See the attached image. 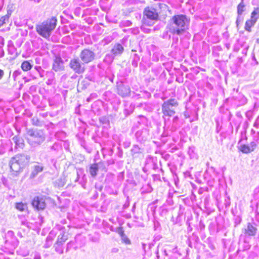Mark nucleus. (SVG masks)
I'll use <instances>...</instances> for the list:
<instances>
[{
	"label": "nucleus",
	"instance_id": "27",
	"mask_svg": "<svg viewBox=\"0 0 259 259\" xmlns=\"http://www.w3.org/2000/svg\"><path fill=\"white\" fill-rule=\"evenodd\" d=\"M9 18V17L8 15L2 17L0 19V27L5 24L6 21L8 20Z\"/></svg>",
	"mask_w": 259,
	"mask_h": 259
},
{
	"label": "nucleus",
	"instance_id": "5",
	"mask_svg": "<svg viewBox=\"0 0 259 259\" xmlns=\"http://www.w3.org/2000/svg\"><path fill=\"white\" fill-rule=\"evenodd\" d=\"M158 14L156 10L152 8H146L144 11L143 23L148 26L153 24V21L158 19Z\"/></svg>",
	"mask_w": 259,
	"mask_h": 259
},
{
	"label": "nucleus",
	"instance_id": "20",
	"mask_svg": "<svg viewBox=\"0 0 259 259\" xmlns=\"http://www.w3.org/2000/svg\"><path fill=\"white\" fill-rule=\"evenodd\" d=\"M67 239V236L64 233H61L58 235L56 242L63 245Z\"/></svg>",
	"mask_w": 259,
	"mask_h": 259
},
{
	"label": "nucleus",
	"instance_id": "4",
	"mask_svg": "<svg viewBox=\"0 0 259 259\" xmlns=\"http://www.w3.org/2000/svg\"><path fill=\"white\" fill-rule=\"evenodd\" d=\"M27 134L29 136L28 142L32 146L41 144L45 140L44 132L41 130L27 129Z\"/></svg>",
	"mask_w": 259,
	"mask_h": 259
},
{
	"label": "nucleus",
	"instance_id": "9",
	"mask_svg": "<svg viewBox=\"0 0 259 259\" xmlns=\"http://www.w3.org/2000/svg\"><path fill=\"white\" fill-rule=\"evenodd\" d=\"M32 205L34 208L38 210H43L46 206L45 199L42 197H35L32 201Z\"/></svg>",
	"mask_w": 259,
	"mask_h": 259
},
{
	"label": "nucleus",
	"instance_id": "37",
	"mask_svg": "<svg viewBox=\"0 0 259 259\" xmlns=\"http://www.w3.org/2000/svg\"><path fill=\"white\" fill-rule=\"evenodd\" d=\"M35 1H36L37 2H39L40 0H34Z\"/></svg>",
	"mask_w": 259,
	"mask_h": 259
},
{
	"label": "nucleus",
	"instance_id": "23",
	"mask_svg": "<svg viewBox=\"0 0 259 259\" xmlns=\"http://www.w3.org/2000/svg\"><path fill=\"white\" fill-rule=\"evenodd\" d=\"M245 10V6L243 2L240 3L237 6V13L241 15Z\"/></svg>",
	"mask_w": 259,
	"mask_h": 259
},
{
	"label": "nucleus",
	"instance_id": "28",
	"mask_svg": "<svg viewBox=\"0 0 259 259\" xmlns=\"http://www.w3.org/2000/svg\"><path fill=\"white\" fill-rule=\"evenodd\" d=\"M132 152L136 154L140 152V148L138 145H135L132 149Z\"/></svg>",
	"mask_w": 259,
	"mask_h": 259
},
{
	"label": "nucleus",
	"instance_id": "12",
	"mask_svg": "<svg viewBox=\"0 0 259 259\" xmlns=\"http://www.w3.org/2000/svg\"><path fill=\"white\" fill-rule=\"evenodd\" d=\"M256 147V144L252 142L249 144L241 145L239 148V150L243 153L248 154L253 151Z\"/></svg>",
	"mask_w": 259,
	"mask_h": 259
},
{
	"label": "nucleus",
	"instance_id": "35",
	"mask_svg": "<svg viewBox=\"0 0 259 259\" xmlns=\"http://www.w3.org/2000/svg\"><path fill=\"white\" fill-rule=\"evenodd\" d=\"M49 240H51V239H50V238H49V237H48L47 238V242H48Z\"/></svg>",
	"mask_w": 259,
	"mask_h": 259
},
{
	"label": "nucleus",
	"instance_id": "6",
	"mask_svg": "<svg viewBox=\"0 0 259 259\" xmlns=\"http://www.w3.org/2000/svg\"><path fill=\"white\" fill-rule=\"evenodd\" d=\"M178 103L175 99H170L163 103L162 111L165 116H171L175 114L173 107H177Z\"/></svg>",
	"mask_w": 259,
	"mask_h": 259
},
{
	"label": "nucleus",
	"instance_id": "34",
	"mask_svg": "<svg viewBox=\"0 0 259 259\" xmlns=\"http://www.w3.org/2000/svg\"><path fill=\"white\" fill-rule=\"evenodd\" d=\"M69 244H70V242L67 243V249H66L67 250H68L69 249V247H70Z\"/></svg>",
	"mask_w": 259,
	"mask_h": 259
},
{
	"label": "nucleus",
	"instance_id": "30",
	"mask_svg": "<svg viewBox=\"0 0 259 259\" xmlns=\"http://www.w3.org/2000/svg\"><path fill=\"white\" fill-rule=\"evenodd\" d=\"M122 239L124 241V242L126 243H130V240L127 238L125 236H124V235L122 234Z\"/></svg>",
	"mask_w": 259,
	"mask_h": 259
},
{
	"label": "nucleus",
	"instance_id": "1",
	"mask_svg": "<svg viewBox=\"0 0 259 259\" xmlns=\"http://www.w3.org/2000/svg\"><path fill=\"white\" fill-rule=\"evenodd\" d=\"M189 19L184 15L173 16L166 26L167 30L172 34L182 35L188 28Z\"/></svg>",
	"mask_w": 259,
	"mask_h": 259
},
{
	"label": "nucleus",
	"instance_id": "10",
	"mask_svg": "<svg viewBox=\"0 0 259 259\" xmlns=\"http://www.w3.org/2000/svg\"><path fill=\"white\" fill-rule=\"evenodd\" d=\"M257 228L254 224L248 223L247 226L243 229L244 234L247 236H254L257 232Z\"/></svg>",
	"mask_w": 259,
	"mask_h": 259
},
{
	"label": "nucleus",
	"instance_id": "21",
	"mask_svg": "<svg viewBox=\"0 0 259 259\" xmlns=\"http://www.w3.org/2000/svg\"><path fill=\"white\" fill-rule=\"evenodd\" d=\"M32 65L27 61H24L21 64V68L24 71H28L31 69Z\"/></svg>",
	"mask_w": 259,
	"mask_h": 259
},
{
	"label": "nucleus",
	"instance_id": "39",
	"mask_svg": "<svg viewBox=\"0 0 259 259\" xmlns=\"http://www.w3.org/2000/svg\"><path fill=\"white\" fill-rule=\"evenodd\" d=\"M177 118H178L177 117H175V118H174V119H177Z\"/></svg>",
	"mask_w": 259,
	"mask_h": 259
},
{
	"label": "nucleus",
	"instance_id": "40",
	"mask_svg": "<svg viewBox=\"0 0 259 259\" xmlns=\"http://www.w3.org/2000/svg\"><path fill=\"white\" fill-rule=\"evenodd\" d=\"M6 259H9V258H6Z\"/></svg>",
	"mask_w": 259,
	"mask_h": 259
},
{
	"label": "nucleus",
	"instance_id": "36",
	"mask_svg": "<svg viewBox=\"0 0 259 259\" xmlns=\"http://www.w3.org/2000/svg\"><path fill=\"white\" fill-rule=\"evenodd\" d=\"M225 80L226 82H227V76H225Z\"/></svg>",
	"mask_w": 259,
	"mask_h": 259
},
{
	"label": "nucleus",
	"instance_id": "29",
	"mask_svg": "<svg viewBox=\"0 0 259 259\" xmlns=\"http://www.w3.org/2000/svg\"><path fill=\"white\" fill-rule=\"evenodd\" d=\"M21 73V71L20 70H16L14 72L12 76L15 80H16V78L17 76L20 75Z\"/></svg>",
	"mask_w": 259,
	"mask_h": 259
},
{
	"label": "nucleus",
	"instance_id": "19",
	"mask_svg": "<svg viewBox=\"0 0 259 259\" xmlns=\"http://www.w3.org/2000/svg\"><path fill=\"white\" fill-rule=\"evenodd\" d=\"M98 169L99 168L97 164L95 163L91 165L90 168V173L91 175L93 177H96L97 174Z\"/></svg>",
	"mask_w": 259,
	"mask_h": 259
},
{
	"label": "nucleus",
	"instance_id": "2",
	"mask_svg": "<svg viewBox=\"0 0 259 259\" xmlns=\"http://www.w3.org/2000/svg\"><path fill=\"white\" fill-rule=\"evenodd\" d=\"M57 22V20L54 17L48 19L36 26L37 32L42 37L45 38H49L51 35L52 32L56 26Z\"/></svg>",
	"mask_w": 259,
	"mask_h": 259
},
{
	"label": "nucleus",
	"instance_id": "22",
	"mask_svg": "<svg viewBox=\"0 0 259 259\" xmlns=\"http://www.w3.org/2000/svg\"><path fill=\"white\" fill-rule=\"evenodd\" d=\"M63 245L57 242H56L54 245L55 251L59 254H62L63 253V248L62 247Z\"/></svg>",
	"mask_w": 259,
	"mask_h": 259
},
{
	"label": "nucleus",
	"instance_id": "16",
	"mask_svg": "<svg viewBox=\"0 0 259 259\" xmlns=\"http://www.w3.org/2000/svg\"><path fill=\"white\" fill-rule=\"evenodd\" d=\"M44 169L42 164L37 163L33 166V170L31 172V176L33 178L35 177L38 173L41 172Z\"/></svg>",
	"mask_w": 259,
	"mask_h": 259
},
{
	"label": "nucleus",
	"instance_id": "11",
	"mask_svg": "<svg viewBox=\"0 0 259 259\" xmlns=\"http://www.w3.org/2000/svg\"><path fill=\"white\" fill-rule=\"evenodd\" d=\"M53 69L56 71H61L64 69L63 61L60 56H56L52 66Z\"/></svg>",
	"mask_w": 259,
	"mask_h": 259
},
{
	"label": "nucleus",
	"instance_id": "31",
	"mask_svg": "<svg viewBox=\"0 0 259 259\" xmlns=\"http://www.w3.org/2000/svg\"><path fill=\"white\" fill-rule=\"evenodd\" d=\"M34 259H41L39 254L35 253L34 256Z\"/></svg>",
	"mask_w": 259,
	"mask_h": 259
},
{
	"label": "nucleus",
	"instance_id": "33",
	"mask_svg": "<svg viewBox=\"0 0 259 259\" xmlns=\"http://www.w3.org/2000/svg\"><path fill=\"white\" fill-rule=\"evenodd\" d=\"M240 21L239 20L238 18H237V20H236V25H237V26L238 27L239 26V24H240Z\"/></svg>",
	"mask_w": 259,
	"mask_h": 259
},
{
	"label": "nucleus",
	"instance_id": "8",
	"mask_svg": "<svg viewBox=\"0 0 259 259\" xmlns=\"http://www.w3.org/2000/svg\"><path fill=\"white\" fill-rule=\"evenodd\" d=\"M95 57V54L89 49H84L80 53L79 57L84 63H89L93 61Z\"/></svg>",
	"mask_w": 259,
	"mask_h": 259
},
{
	"label": "nucleus",
	"instance_id": "32",
	"mask_svg": "<svg viewBox=\"0 0 259 259\" xmlns=\"http://www.w3.org/2000/svg\"><path fill=\"white\" fill-rule=\"evenodd\" d=\"M4 75V72L3 70L0 69V80L3 78Z\"/></svg>",
	"mask_w": 259,
	"mask_h": 259
},
{
	"label": "nucleus",
	"instance_id": "25",
	"mask_svg": "<svg viewBox=\"0 0 259 259\" xmlns=\"http://www.w3.org/2000/svg\"><path fill=\"white\" fill-rule=\"evenodd\" d=\"M259 14V9L258 8L255 9L253 10V11L251 13L250 19H255L257 21L258 18L257 16Z\"/></svg>",
	"mask_w": 259,
	"mask_h": 259
},
{
	"label": "nucleus",
	"instance_id": "14",
	"mask_svg": "<svg viewBox=\"0 0 259 259\" xmlns=\"http://www.w3.org/2000/svg\"><path fill=\"white\" fill-rule=\"evenodd\" d=\"M131 92L130 88L128 86H125L122 83L117 86V93L122 97L127 96Z\"/></svg>",
	"mask_w": 259,
	"mask_h": 259
},
{
	"label": "nucleus",
	"instance_id": "17",
	"mask_svg": "<svg viewBox=\"0 0 259 259\" xmlns=\"http://www.w3.org/2000/svg\"><path fill=\"white\" fill-rule=\"evenodd\" d=\"M12 142L15 144L16 148H22L24 146V140L19 136H15L12 139Z\"/></svg>",
	"mask_w": 259,
	"mask_h": 259
},
{
	"label": "nucleus",
	"instance_id": "26",
	"mask_svg": "<svg viewBox=\"0 0 259 259\" xmlns=\"http://www.w3.org/2000/svg\"><path fill=\"white\" fill-rule=\"evenodd\" d=\"M32 124L35 126H41V122L37 117H33L31 119Z\"/></svg>",
	"mask_w": 259,
	"mask_h": 259
},
{
	"label": "nucleus",
	"instance_id": "13",
	"mask_svg": "<svg viewBox=\"0 0 259 259\" xmlns=\"http://www.w3.org/2000/svg\"><path fill=\"white\" fill-rule=\"evenodd\" d=\"M6 243L12 244L13 247L14 248L18 246L19 241L14 236V233L13 231H9L6 234Z\"/></svg>",
	"mask_w": 259,
	"mask_h": 259
},
{
	"label": "nucleus",
	"instance_id": "15",
	"mask_svg": "<svg viewBox=\"0 0 259 259\" xmlns=\"http://www.w3.org/2000/svg\"><path fill=\"white\" fill-rule=\"evenodd\" d=\"M124 50L123 47L120 44H116L113 46L111 52L115 56L120 55Z\"/></svg>",
	"mask_w": 259,
	"mask_h": 259
},
{
	"label": "nucleus",
	"instance_id": "3",
	"mask_svg": "<svg viewBox=\"0 0 259 259\" xmlns=\"http://www.w3.org/2000/svg\"><path fill=\"white\" fill-rule=\"evenodd\" d=\"M30 157L24 154H17L13 157L9 162L11 169L18 172L30 160Z\"/></svg>",
	"mask_w": 259,
	"mask_h": 259
},
{
	"label": "nucleus",
	"instance_id": "7",
	"mask_svg": "<svg viewBox=\"0 0 259 259\" xmlns=\"http://www.w3.org/2000/svg\"><path fill=\"white\" fill-rule=\"evenodd\" d=\"M70 67L77 74H81L85 70V65L78 58H74L70 60Z\"/></svg>",
	"mask_w": 259,
	"mask_h": 259
},
{
	"label": "nucleus",
	"instance_id": "24",
	"mask_svg": "<svg viewBox=\"0 0 259 259\" xmlns=\"http://www.w3.org/2000/svg\"><path fill=\"white\" fill-rule=\"evenodd\" d=\"M16 208L21 211H23L27 209V205L23 203H17L16 204Z\"/></svg>",
	"mask_w": 259,
	"mask_h": 259
},
{
	"label": "nucleus",
	"instance_id": "38",
	"mask_svg": "<svg viewBox=\"0 0 259 259\" xmlns=\"http://www.w3.org/2000/svg\"><path fill=\"white\" fill-rule=\"evenodd\" d=\"M50 245H47V244H46V247H49Z\"/></svg>",
	"mask_w": 259,
	"mask_h": 259
},
{
	"label": "nucleus",
	"instance_id": "18",
	"mask_svg": "<svg viewBox=\"0 0 259 259\" xmlns=\"http://www.w3.org/2000/svg\"><path fill=\"white\" fill-rule=\"evenodd\" d=\"M256 22V20L253 19H250L247 20L245 24V29L248 32H251V28L254 25Z\"/></svg>",
	"mask_w": 259,
	"mask_h": 259
}]
</instances>
